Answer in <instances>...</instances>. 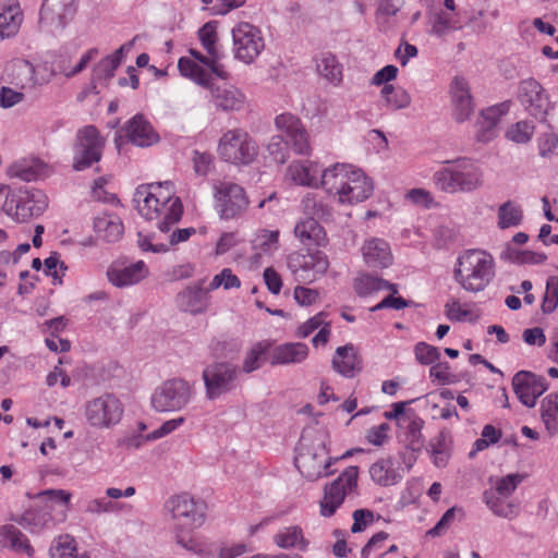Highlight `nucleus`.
<instances>
[{
	"label": "nucleus",
	"instance_id": "nucleus-1",
	"mask_svg": "<svg viewBox=\"0 0 558 558\" xmlns=\"http://www.w3.org/2000/svg\"><path fill=\"white\" fill-rule=\"evenodd\" d=\"M311 161H294L287 168V177L296 185L318 187L319 185L340 204H355L367 199L374 190L372 180L351 165L336 163L322 172Z\"/></svg>",
	"mask_w": 558,
	"mask_h": 558
},
{
	"label": "nucleus",
	"instance_id": "nucleus-2",
	"mask_svg": "<svg viewBox=\"0 0 558 558\" xmlns=\"http://www.w3.org/2000/svg\"><path fill=\"white\" fill-rule=\"evenodd\" d=\"M138 214L146 220H158L161 233H168L171 226L177 223L183 214V206L179 197L174 196L171 182H155L140 185L134 193Z\"/></svg>",
	"mask_w": 558,
	"mask_h": 558
},
{
	"label": "nucleus",
	"instance_id": "nucleus-3",
	"mask_svg": "<svg viewBox=\"0 0 558 558\" xmlns=\"http://www.w3.org/2000/svg\"><path fill=\"white\" fill-rule=\"evenodd\" d=\"M165 509L172 522V533L175 543L191 553L202 551V545L193 533L206 521L207 505L187 493L170 497Z\"/></svg>",
	"mask_w": 558,
	"mask_h": 558
},
{
	"label": "nucleus",
	"instance_id": "nucleus-4",
	"mask_svg": "<svg viewBox=\"0 0 558 558\" xmlns=\"http://www.w3.org/2000/svg\"><path fill=\"white\" fill-rule=\"evenodd\" d=\"M327 440L328 434L324 428H306L301 435L294 463L307 481H317L332 474L330 465L338 459L329 456Z\"/></svg>",
	"mask_w": 558,
	"mask_h": 558
},
{
	"label": "nucleus",
	"instance_id": "nucleus-5",
	"mask_svg": "<svg viewBox=\"0 0 558 558\" xmlns=\"http://www.w3.org/2000/svg\"><path fill=\"white\" fill-rule=\"evenodd\" d=\"M495 277V259L486 251H462L453 267V279L465 292L477 294L487 289Z\"/></svg>",
	"mask_w": 558,
	"mask_h": 558
},
{
	"label": "nucleus",
	"instance_id": "nucleus-6",
	"mask_svg": "<svg viewBox=\"0 0 558 558\" xmlns=\"http://www.w3.org/2000/svg\"><path fill=\"white\" fill-rule=\"evenodd\" d=\"M441 163L444 167L433 175L435 185L441 192L469 193L483 185V171L473 159L459 157Z\"/></svg>",
	"mask_w": 558,
	"mask_h": 558
},
{
	"label": "nucleus",
	"instance_id": "nucleus-7",
	"mask_svg": "<svg viewBox=\"0 0 558 558\" xmlns=\"http://www.w3.org/2000/svg\"><path fill=\"white\" fill-rule=\"evenodd\" d=\"M215 209L222 220L238 219L248 208L245 190L232 182H219L214 186Z\"/></svg>",
	"mask_w": 558,
	"mask_h": 558
},
{
	"label": "nucleus",
	"instance_id": "nucleus-8",
	"mask_svg": "<svg viewBox=\"0 0 558 558\" xmlns=\"http://www.w3.org/2000/svg\"><path fill=\"white\" fill-rule=\"evenodd\" d=\"M192 397V388L187 381L173 378L159 385L153 396L151 405L160 413L177 412L184 409Z\"/></svg>",
	"mask_w": 558,
	"mask_h": 558
},
{
	"label": "nucleus",
	"instance_id": "nucleus-9",
	"mask_svg": "<svg viewBox=\"0 0 558 558\" xmlns=\"http://www.w3.org/2000/svg\"><path fill=\"white\" fill-rule=\"evenodd\" d=\"M220 157L233 165H248L257 156V146L242 130H230L219 141Z\"/></svg>",
	"mask_w": 558,
	"mask_h": 558
},
{
	"label": "nucleus",
	"instance_id": "nucleus-10",
	"mask_svg": "<svg viewBox=\"0 0 558 558\" xmlns=\"http://www.w3.org/2000/svg\"><path fill=\"white\" fill-rule=\"evenodd\" d=\"M231 34L234 58L245 64L253 63L265 48L259 28L247 22L238 23Z\"/></svg>",
	"mask_w": 558,
	"mask_h": 558
},
{
	"label": "nucleus",
	"instance_id": "nucleus-11",
	"mask_svg": "<svg viewBox=\"0 0 558 558\" xmlns=\"http://www.w3.org/2000/svg\"><path fill=\"white\" fill-rule=\"evenodd\" d=\"M518 100L531 117L541 122L546 121L547 116L555 108L546 89L532 77L519 83Z\"/></svg>",
	"mask_w": 558,
	"mask_h": 558
},
{
	"label": "nucleus",
	"instance_id": "nucleus-12",
	"mask_svg": "<svg viewBox=\"0 0 558 558\" xmlns=\"http://www.w3.org/2000/svg\"><path fill=\"white\" fill-rule=\"evenodd\" d=\"M104 146L105 140L94 125L81 129L74 146V170L82 171L98 162L101 159Z\"/></svg>",
	"mask_w": 558,
	"mask_h": 558
},
{
	"label": "nucleus",
	"instance_id": "nucleus-13",
	"mask_svg": "<svg viewBox=\"0 0 558 558\" xmlns=\"http://www.w3.org/2000/svg\"><path fill=\"white\" fill-rule=\"evenodd\" d=\"M122 415V403L111 393L97 397L85 405V417L96 428H109L118 424Z\"/></svg>",
	"mask_w": 558,
	"mask_h": 558
},
{
	"label": "nucleus",
	"instance_id": "nucleus-14",
	"mask_svg": "<svg viewBox=\"0 0 558 558\" xmlns=\"http://www.w3.org/2000/svg\"><path fill=\"white\" fill-rule=\"evenodd\" d=\"M359 470L356 466L347 468L335 481L325 486L320 501L323 517H331L342 505L347 495L356 488Z\"/></svg>",
	"mask_w": 558,
	"mask_h": 558
},
{
	"label": "nucleus",
	"instance_id": "nucleus-15",
	"mask_svg": "<svg viewBox=\"0 0 558 558\" xmlns=\"http://www.w3.org/2000/svg\"><path fill=\"white\" fill-rule=\"evenodd\" d=\"M238 367L229 362H216L203 371L206 397L217 399L235 387Z\"/></svg>",
	"mask_w": 558,
	"mask_h": 558
},
{
	"label": "nucleus",
	"instance_id": "nucleus-16",
	"mask_svg": "<svg viewBox=\"0 0 558 558\" xmlns=\"http://www.w3.org/2000/svg\"><path fill=\"white\" fill-rule=\"evenodd\" d=\"M329 266L327 256L320 252L294 253L289 256L288 267L299 282H313L323 276Z\"/></svg>",
	"mask_w": 558,
	"mask_h": 558
},
{
	"label": "nucleus",
	"instance_id": "nucleus-17",
	"mask_svg": "<svg viewBox=\"0 0 558 558\" xmlns=\"http://www.w3.org/2000/svg\"><path fill=\"white\" fill-rule=\"evenodd\" d=\"M512 387L518 399L527 408H533L548 388L544 377L527 371H520L513 376Z\"/></svg>",
	"mask_w": 558,
	"mask_h": 558
},
{
	"label": "nucleus",
	"instance_id": "nucleus-18",
	"mask_svg": "<svg viewBox=\"0 0 558 558\" xmlns=\"http://www.w3.org/2000/svg\"><path fill=\"white\" fill-rule=\"evenodd\" d=\"M77 0H44L40 10V23L63 28L76 12Z\"/></svg>",
	"mask_w": 558,
	"mask_h": 558
},
{
	"label": "nucleus",
	"instance_id": "nucleus-19",
	"mask_svg": "<svg viewBox=\"0 0 558 558\" xmlns=\"http://www.w3.org/2000/svg\"><path fill=\"white\" fill-rule=\"evenodd\" d=\"M453 118L458 123H463L471 118L475 106L468 81L464 77L456 76L450 86Z\"/></svg>",
	"mask_w": 558,
	"mask_h": 558
},
{
	"label": "nucleus",
	"instance_id": "nucleus-20",
	"mask_svg": "<svg viewBox=\"0 0 558 558\" xmlns=\"http://www.w3.org/2000/svg\"><path fill=\"white\" fill-rule=\"evenodd\" d=\"M275 123L277 129L286 134L296 154H308V136L298 117L291 113H282L276 118Z\"/></svg>",
	"mask_w": 558,
	"mask_h": 558
},
{
	"label": "nucleus",
	"instance_id": "nucleus-21",
	"mask_svg": "<svg viewBox=\"0 0 558 558\" xmlns=\"http://www.w3.org/2000/svg\"><path fill=\"white\" fill-rule=\"evenodd\" d=\"M331 366L335 372L344 378H353L363 369L362 359L351 343L336 349Z\"/></svg>",
	"mask_w": 558,
	"mask_h": 558
},
{
	"label": "nucleus",
	"instance_id": "nucleus-22",
	"mask_svg": "<svg viewBox=\"0 0 558 558\" xmlns=\"http://www.w3.org/2000/svg\"><path fill=\"white\" fill-rule=\"evenodd\" d=\"M129 141L140 147H147L158 142L159 136L143 114L134 116L125 125Z\"/></svg>",
	"mask_w": 558,
	"mask_h": 558
},
{
	"label": "nucleus",
	"instance_id": "nucleus-23",
	"mask_svg": "<svg viewBox=\"0 0 558 558\" xmlns=\"http://www.w3.org/2000/svg\"><path fill=\"white\" fill-rule=\"evenodd\" d=\"M362 256L366 265L372 268H386L392 264L391 250L383 239L367 240L362 246Z\"/></svg>",
	"mask_w": 558,
	"mask_h": 558
},
{
	"label": "nucleus",
	"instance_id": "nucleus-24",
	"mask_svg": "<svg viewBox=\"0 0 558 558\" xmlns=\"http://www.w3.org/2000/svg\"><path fill=\"white\" fill-rule=\"evenodd\" d=\"M308 356V347L302 342H288L275 347L269 354L271 365L299 364Z\"/></svg>",
	"mask_w": 558,
	"mask_h": 558
},
{
	"label": "nucleus",
	"instance_id": "nucleus-25",
	"mask_svg": "<svg viewBox=\"0 0 558 558\" xmlns=\"http://www.w3.org/2000/svg\"><path fill=\"white\" fill-rule=\"evenodd\" d=\"M505 113L500 106H493L481 111L475 123V138L480 143H488L497 135V125Z\"/></svg>",
	"mask_w": 558,
	"mask_h": 558
},
{
	"label": "nucleus",
	"instance_id": "nucleus-26",
	"mask_svg": "<svg viewBox=\"0 0 558 558\" xmlns=\"http://www.w3.org/2000/svg\"><path fill=\"white\" fill-rule=\"evenodd\" d=\"M23 12L20 3L15 0H8L0 5V37H14L22 25Z\"/></svg>",
	"mask_w": 558,
	"mask_h": 558
},
{
	"label": "nucleus",
	"instance_id": "nucleus-27",
	"mask_svg": "<svg viewBox=\"0 0 558 558\" xmlns=\"http://www.w3.org/2000/svg\"><path fill=\"white\" fill-rule=\"evenodd\" d=\"M10 83L24 89L40 84L35 76V66L25 59H14L7 66Z\"/></svg>",
	"mask_w": 558,
	"mask_h": 558
},
{
	"label": "nucleus",
	"instance_id": "nucleus-28",
	"mask_svg": "<svg viewBox=\"0 0 558 558\" xmlns=\"http://www.w3.org/2000/svg\"><path fill=\"white\" fill-rule=\"evenodd\" d=\"M369 475L375 483L381 486L395 485L402 478L400 463L396 462L392 457L373 463L369 468Z\"/></svg>",
	"mask_w": 558,
	"mask_h": 558
},
{
	"label": "nucleus",
	"instance_id": "nucleus-29",
	"mask_svg": "<svg viewBox=\"0 0 558 558\" xmlns=\"http://www.w3.org/2000/svg\"><path fill=\"white\" fill-rule=\"evenodd\" d=\"M318 75L333 86H339L343 78V66L338 58L330 51H323L315 58Z\"/></svg>",
	"mask_w": 558,
	"mask_h": 558
},
{
	"label": "nucleus",
	"instance_id": "nucleus-30",
	"mask_svg": "<svg viewBox=\"0 0 558 558\" xmlns=\"http://www.w3.org/2000/svg\"><path fill=\"white\" fill-rule=\"evenodd\" d=\"M211 101L223 111L240 110L245 102L243 93L234 86H216L211 88Z\"/></svg>",
	"mask_w": 558,
	"mask_h": 558
},
{
	"label": "nucleus",
	"instance_id": "nucleus-31",
	"mask_svg": "<svg viewBox=\"0 0 558 558\" xmlns=\"http://www.w3.org/2000/svg\"><path fill=\"white\" fill-rule=\"evenodd\" d=\"M147 272L144 262L140 260L121 269H109L107 276L113 286L123 288L140 282L147 276Z\"/></svg>",
	"mask_w": 558,
	"mask_h": 558
},
{
	"label": "nucleus",
	"instance_id": "nucleus-32",
	"mask_svg": "<svg viewBox=\"0 0 558 558\" xmlns=\"http://www.w3.org/2000/svg\"><path fill=\"white\" fill-rule=\"evenodd\" d=\"M175 303L183 312L193 315L203 313L208 305L207 292L202 288L189 287L177 295Z\"/></svg>",
	"mask_w": 558,
	"mask_h": 558
},
{
	"label": "nucleus",
	"instance_id": "nucleus-33",
	"mask_svg": "<svg viewBox=\"0 0 558 558\" xmlns=\"http://www.w3.org/2000/svg\"><path fill=\"white\" fill-rule=\"evenodd\" d=\"M294 234L304 245H323L326 241V233L316 219L306 218L299 221L294 227Z\"/></svg>",
	"mask_w": 558,
	"mask_h": 558
},
{
	"label": "nucleus",
	"instance_id": "nucleus-34",
	"mask_svg": "<svg viewBox=\"0 0 558 558\" xmlns=\"http://www.w3.org/2000/svg\"><path fill=\"white\" fill-rule=\"evenodd\" d=\"M45 165L38 159H22L12 163L8 169L10 178L25 182L36 181L44 175Z\"/></svg>",
	"mask_w": 558,
	"mask_h": 558
},
{
	"label": "nucleus",
	"instance_id": "nucleus-35",
	"mask_svg": "<svg viewBox=\"0 0 558 558\" xmlns=\"http://www.w3.org/2000/svg\"><path fill=\"white\" fill-rule=\"evenodd\" d=\"M94 229L107 242L118 241L123 233L122 221L113 214H102L96 217Z\"/></svg>",
	"mask_w": 558,
	"mask_h": 558
},
{
	"label": "nucleus",
	"instance_id": "nucleus-36",
	"mask_svg": "<svg viewBox=\"0 0 558 558\" xmlns=\"http://www.w3.org/2000/svg\"><path fill=\"white\" fill-rule=\"evenodd\" d=\"M433 463L437 468H445L450 459V434L448 430H441L428 444Z\"/></svg>",
	"mask_w": 558,
	"mask_h": 558
},
{
	"label": "nucleus",
	"instance_id": "nucleus-37",
	"mask_svg": "<svg viewBox=\"0 0 558 558\" xmlns=\"http://www.w3.org/2000/svg\"><path fill=\"white\" fill-rule=\"evenodd\" d=\"M47 207L45 194L39 190L26 191L16 204L23 216H39Z\"/></svg>",
	"mask_w": 558,
	"mask_h": 558
},
{
	"label": "nucleus",
	"instance_id": "nucleus-38",
	"mask_svg": "<svg viewBox=\"0 0 558 558\" xmlns=\"http://www.w3.org/2000/svg\"><path fill=\"white\" fill-rule=\"evenodd\" d=\"M269 341H258L246 352L243 363L242 372L251 374L259 369L267 360V353L270 350Z\"/></svg>",
	"mask_w": 558,
	"mask_h": 558
},
{
	"label": "nucleus",
	"instance_id": "nucleus-39",
	"mask_svg": "<svg viewBox=\"0 0 558 558\" xmlns=\"http://www.w3.org/2000/svg\"><path fill=\"white\" fill-rule=\"evenodd\" d=\"M541 417L550 436L558 434V393H550L542 400Z\"/></svg>",
	"mask_w": 558,
	"mask_h": 558
},
{
	"label": "nucleus",
	"instance_id": "nucleus-40",
	"mask_svg": "<svg viewBox=\"0 0 558 558\" xmlns=\"http://www.w3.org/2000/svg\"><path fill=\"white\" fill-rule=\"evenodd\" d=\"M274 542L281 548L296 547L300 550L307 548L308 542L304 538L300 526H287L280 530L275 536Z\"/></svg>",
	"mask_w": 558,
	"mask_h": 558
},
{
	"label": "nucleus",
	"instance_id": "nucleus-41",
	"mask_svg": "<svg viewBox=\"0 0 558 558\" xmlns=\"http://www.w3.org/2000/svg\"><path fill=\"white\" fill-rule=\"evenodd\" d=\"M301 208L308 218L325 219L331 216V208L316 193H306L301 201Z\"/></svg>",
	"mask_w": 558,
	"mask_h": 558
},
{
	"label": "nucleus",
	"instance_id": "nucleus-42",
	"mask_svg": "<svg viewBox=\"0 0 558 558\" xmlns=\"http://www.w3.org/2000/svg\"><path fill=\"white\" fill-rule=\"evenodd\" d=\"M198 37L203 48L207 54L211 56L214 61H220L225 57L223 52L217 47L218 35L214 22L204 24L198 31Z\"/></svg>",
	"mask_w": 558,
	"mask_h": 558
},
{
	"label": "nucleus",
	"instance_id": "nucleus-43",
	"mask_svg": "<svg viewBox=\"0 0 558 558\" xmlns=\"http://www.w3.org/2000/svg\"><path fill=\"white\" fill-rule=\"evenodd\" d=\"M484 501L488 506V508L494 512V514L506 518L513 519L518 515V507L512 502H504L500 497L496 496L492 492L484 493Z\"/></svg>",
	"mask_w": 558,
	"mask_h": 558
},
{
	"label": "nucleus",
	"instance_id": "nucleus-44",
	"mask_svg": "<svg viewBox=\"0 0 558 558\" xmlns=\"http://www.w3.org/2000/svg\"><path fill=\"white\" fill-rule=\"evenodd\" d=\"M2 535L10 542V546L27 556H33L34 548L31 546L27 537L14 525H4L1 530Z\"/></svg>",
	"mask_w": 558,
	"mask_h": 558
},
{
	"label": "nucleus",
	"instance_id": "nucleus-45",
	"mask_svg": "<svg viewBox=\"0 0 558 558\" xmlns=\"http://www.w3.org/2000/svg\"><path fill=\"white\" fill-rule=\"evenodd\" d=\"M522 217L520 206L510 201L504 203L498 209V225L501 229L519 226Z\"/></svg>",
	"mask_w": 558,
	"mask_h": 558
},
{
	"label": "nucleus",
	"instance_id": "nucleus-46",
	"mask_svg": "<svg viewBox=\"0 0 558 558\" xmlns=\"http://www.w3.org/2000/svg\"><path fill=\"white\" fill-rule=\"evenodd\" d=\"M180 73L199 85H208L210 76L199 64L189 58H181L178 63Z\"/></svg>",
	"mask_w": 558,
	"mask_h": 558
},
{
	"label": "nucleus",
	"instance_id": "nucleus-47",
	"mask_svg": "<svg viewBox=\"0 0 558 558\" xmlns=\"http://www.w3.org/2000/svg\"><path fill=\"white\" fill-rule=\"evenodd\" d=\"M535 124L530 120H522L512 124L506 133L508 140L517 144L529 143L534 134Z\"/></svg>",
	"mask_w": 558,
	"mask_h": 558
},
{
	"label": "nucleus",
	"instance_id": "nucleus-48",
	"mask_svg": "<svg viewBox=\"0 0 558 558\" xmlns=\"http://www.w3.org/2000/svg\"><path fill=\"white\" fill-rule=\"evenodd\" d=\"M423 427L424 421L421 417L415 416L409 422L405 432V442L411 451H420L422 449L424 445Z\"/></svg>",
	"mask_w": 558,
	"mask_h": 558
},
{
	"label": "nucleus",
	"instance_id": "nucleus-49",
	"mask_svg": "<svg viewBox=\"0 0 558 558\" xmlns=\"http://www.w3.org/2000/svg\"><path fill=\"white\" fill-rule=\"evenodd\" d=\"M49 553L51 558H73L76 553L74 537L69 534L60 535L52 543Z\"/></svg>",
	"mask_w": 558,
	"mask_h": 558
},
{
	"label": "nucleus",
	"instance_id": "nucleus-50",
	"mask_svg": "<svg viewBox=\"0 0 558 558\" xmlns=\"http://www.w3.org/2000/svg\"><path fill=\"white\" fill-rule=\"evenodd\" d=\"M460 28L461 25L451 14L446 12L435 14L432 24V33L434 35L441 37Z\"/></svg>",
	"mask_w": 558,
	"mask_h": 558
},
{
	"label": "nucleus",
	"instance_id": "nucleus-51",
	"mask_svg": "<svg viewBox=\"0 0 558 558\" xmlns=\"http://www.w3.org/2000/svg\"><path fill=\"white\" fill-rule=\"evenodd\" d=\"M385 280L369 275H361L354 280V290L360 296H366L384 290Z\"/></svg>",
	"mask_w": 558,
	"mask_h": 558
},
{
	"label": "nucleus",
	"instance_id": "nucleus-52",
	"mask_svg": "<svg viewBox=\"0 0 558 558\" xmlns=\"http://www.w3.org/2000/svg\"><path fill=\"white\" fill-rule=\"evenodd\" d=\"M558 306V277L549 276L546 281V291L543 296L542 311L544 314L553 313Z\"/></svg>",
	"mask_w": 558,
	"mask_h": 558
},
{
	"label": "nucleus",
	"instance_id": "nucleus-53",
	"mask_svg": "<svg viewBox=\"0 0 558 558\" xmlns=\"http://www.w3.org/2000/svg\"><path fill=\"white\" fill-rule=\"evenodd\" d=\"M506 257L518 264H542L546 260V255L532 251H514L510 247L505 252Z\"/></svg>",
	"mask_w": 558,
	"mask_h": 558
},
{
	"label": "nucleus",
	"instance_id": "nucleus-54",
	"mask_svg": "<svg viewBox=\"0 0 558 558\" xmlns=\"http://www.w3.org/2000/svg\"><path fill=\"white\" fill-rule=\"evenodd\" d=\"M267 151L275 162L284 163L288 160V142L281 135H275L267 144Z\"/></svg>",
	"mask_w": 558,
	"mask_h": 558
},
{
	"label": "nucleus",
	"instance_id": "nucleus-55",
	"mask_svg": "<svg viewBox=\"0 0 558 558\" xmlns=\"http://www.w3.org/2000/svg\"><path fill=\"white\" fill-rule=\"evenodd\" d=\"M240 279L232 274L230 268H225L213 278L209 283V290H216L219 287H223V289L229 290L232 288H240Z\"/></svg>",
	"mask_w": 558,
	"mask_h": 558
},
{
	"label": "nucleus",
	"instance_id": "nucleus-56",
	"mask_svg": "<svg viewBox=\"0 0 558 558\" xmlns=\"http://www.w3.org/2000/svg\"><path fill=\"white\" fill-rule=\"evenodd\" d=\"M415 357L423 365L435 364L440 359V352L436 347L425 342H418L415 348Z\"/></svg>",
	"mask_w": 558,
	"mask_h": 558
},
{
	"label": "nucleus",
	"instance_id": "nucleus-57",
	"mask_svg": "<svg viewBox=\"0 0 558 558\" xmlns=\"http://www.w3.org/2000/svg\"><path fill=\"white\" fill-rule=\"evenodd\" d=\"M117 510L116 504L105 497L90 499L85 506V512L92 515H100Z\"/></svg>",
	"mask_w": 558,
	"mask_h": 558
},
{
	"label": "nucleus",
	"instance_id": "nucleus-58",
	"mask_svg": "<svg viewBox=\"0 0 558 558\" xmlns=\"http://www.w3.org/2000/svg\"><path fill=\"white\" fill-rule=\"evenodd\" d=\"M190 53L191 56L199 61L201 63H203L204 65H206L207 68L210 69V71L218 77L222 78V80H226L228 78V72L225 70L223 65H221L219 63V61H214L211 59V56L207 54V56H204L202 52L197 51V50H194V49H191L190 50Z\"/></svg>",
	"mask_w": 558,
	"mask_h": 558
},
{
	"label": "nucleus",
	"instance_id": "nucleus-59",
	"mask_svg": "<svg viewBox=\"0 0 558 558\" xmlns=\"http://www.w3.org/2000/svg\"><path fill=\"white\" fill-rule=\"evenodd\" d=\"M445 314L451 322H462L470 315V311L463 308L458 299L450 298L445 304Z\"/></svg>",
	"mask_w": 558,
	"mask_h": 558
},
{
	"label": "nucleus",
	"instance_id": "nucleus-60",
	"mask_svg": "<svg viewBox=\"0 0 558 558\" xmlns=\"http://www.w3.org/2000/svg\"><path fill=\"white\" fill-rule=\"evenodd\" d=\"M184 421L185 420L183 416L166 421L165 423L161 424L160 427L147 434L146 440H156L171 434L172 432L178 429L184 423Z\"/></svg>",
	"mask_w": 558,
	"mask_h": 558
},
{
	"label": "nucleus",
	"instance_id": "nucleus-61",
	"mask_svg": "<svg viewBox=\"0 0 558 558\" xmlns=\"http://www.w3.org/2000/svg\"><path fill=\"white\" fill-rule=\"evenodd\" d=\"M353 524L351 526L352 533L364 531L369 524L374 522V512L368 509H357L353 512Z\"/></svg>",
	"mask_w": 558,
	"mask_h": 558
},
{
	"label": "nucleus",
	"instance_id": "nucleus-62",
	"mask_svg": "<svg viewBox=\"0 0 558 558\" xmlns=\"http://www.w3.org/2000/svg\"><path fill=\"white\" fill-rule=\"evenodd\" d=\"M521 481V475L508 474L497 482L496 492L502 497H509L515 490Z\"/></svg>",
	"mask_w": 558,
	"mask_h": 558
},
{
	"label": "nucleus",
	"instance_id": "nucleus-63",
	"mask_svg": "<svg viewBox=\"0 0 558 558\" xmlns=\"http://www.w3.org/2000/svg\"><path fill=\"white\" fill-rule=\"evenodd\" d=\"M429 376L440 385H447L454 381L453 375L450 373V366L447 362L435 363L429 368Z\"/></svg>",
	"mask_w": 558,
	"mask_h": 558
},
{
	"label": "nucleus",
	"instance_id": "nucleus-64",
	"mask_svg": "<svg viewBox=\"0 0 558 558\" xmlns=\"http://www.w3.org/2000/svg\"><path fill=\"white\" fill-rule=\"evenodd\" d=\"M118 66L119 64L117 61L107 56L102 58L95 66V76L98 80H109L114 75V71Z\"/></svg>",
	"mask_w": 558,
	"mask_h": 558
}]
</instances>
